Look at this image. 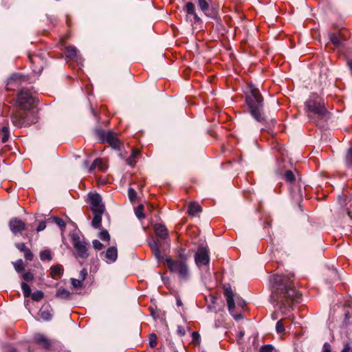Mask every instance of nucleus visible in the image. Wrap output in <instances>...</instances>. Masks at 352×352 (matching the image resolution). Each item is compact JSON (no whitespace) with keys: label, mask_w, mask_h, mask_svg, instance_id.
<instances>
[{"label":"nucleus","mask_w":352,"mask_h":352,"mask_svg":"<svg viewBox=\"0 0 352 352\" xmlns=\"http://www.w3.org/2000/svg\"><path fill=\"white\" fill-rule=\"evenodd\" d=\"M270 280L272 289L270 301L274 307L292 308L302 302V294L295 289L293 274H274Z\"/></svg>","instance_id":"f257e3e1"},{"label":"nucleus","mask_w":352,"mask_h":352,"mask_svg":"<svg viewBox=\"0 0 352 352\" xmlns=\"http://www.w3.org/2000/svg\"><path fill=\"white\" fill-rule=\"evenodd\" d=\"M246 103L252 116L259 122L264 121L263 98L259 90L252 85L250 86V92L246 94Z\"/></svg>","instance_id":"f03ea898"},{"label":"nucleus","mask_w":352,"mask_h":352,"mask_svg":"<svg viewBox=\"0 0 352 352\" xmlns=\"http://www.w3.org/2000/svg\"><path fill=\"white\" fill-rule=\"evenodd\" d=\"M305 111L310 120L316 122V119H327L328 111L321 99L316 95H311L305 102Z\"/></svg>","instance_id":"7ed1b4c3"},{"label":"nucleus","mask_w":352,"mask_h":352,"mask_svg":"<svg viewBox=\"0 0 352 352\" xmlns=\"http://www.w3.org/2000/svg\"><path fill=\"white\" fill-rule=\"evenodd\" d=\"M10 120L14 126L22 128L36 123L38 121V118L35 112L21 108L11 112Z\"/></svg>","instance_id":"20e7f679"},{"label":"nucleus","mask_w":352,"mask_h":352,"mask_svg":"<svg viewBox=\"0 0 352 352\" xmlns=\"http://www.w3.org/2000/svg\"><path fill=\"white\" fill-rule=\"evenodd\" d=\"M72 243L74 248V256L77 259L85 261L89 257V244L77 234L72 235Z\"/></svg>","instance_id":"39448f33"},{"label":"nucleus","mask_w":352,"mask_h":352,"mask_svg":"<svg viewBox=\"0 0 352 352\" xmlns=\"http://www.w3.org/2000/svg\"><path fill=\"white\" fill-rule=\"evenodd\" d=\"M167 267L171 272L177 273L179 278L186 280L189 276V271L185 261H176L170 258L165 259Z\"/></svg>","instance_id":"423d86ee"},{"label":"nucleus","mask_w":352,"mask_h":352,"mask_svg":"<svg viewBox=\"0 0 352 352\" xmlns=\"http://www.w3.org/2000/svg\"><path fill=\"white\" fill-rule=\"evenodd\" d=\"M35 101V93L30 89H22L17 95L16 103L23 109H30Z\"/></svg>","instance_id":"0eeeda50"},{"label":"nucleus","mask_w":352,"mask_h":352,"mask_svg":"<svg viewBox=\"0 0 352 352\" xmlns=\"http://www.w3.org/2000/svg\"><path fill=\"white\" fill-rule=\"evenodd\" d=\"M98 139L102 143H107L115 150H120L121 142L115 133L102 129L96 131Z\"/></svg>","instance_id":"6e6552de"},{"label":"nucleus","mask_w":352,"mask_h":352,"mask_svg":"<svg viewBox=\"0 0 352 352\" xmlns=\"http://www.w3.org/2000/svg\"><path fill=\"white\" fill-rule=\"evenodd\" d=\"M198 9L206 16L215 19L218 11L215 8L214 0H195Z\"/></svg>","instance_id":"1a4fd4ad"},{"label":"nucleus","mask_w":352,"mask_h":352,"mask_svg":"<svg viewBox=\"0 0 352 352\" xmlns=\"http://www.w3.org/2000/svg\"><path fill=\"white\" fill-rule=\"evenodd\" d=\"M224 296L226 299L228 308H243L248 305V303L240 296L234 294L230 288H226L224 291Z\"/></svg>","instance_id":"9d476101"},{"label":"nucleus","mask_w":352,"mask_h":352,"mask_svg":"<svg viewBox=\"0 0 352 352\" xmlns=\"http://www.w3.org/2000/svg\"><path fill=\"white\" fill-rule=\"evenodd\" d=\"M195 260L196 264L199 267L208 265L210 261L209 251L208 248L202 245L199 246L198 250L195 255Z\"/></svg>","instance_id":"9b49d317"},{"label":"nucleus","mask_w":352,"mask_h":352,"mask_svg":"<svg viewBox=\"0 0 352 352\" xmlns=\"http://www.w3.org/2000/svg\"><path fill=\"white\" fill-rule=\"evenodd\" d=\"M90 208L92 212L104 211V205L102 202V197L98 193L89 195Z\"/></svg>","instance_id":"f8f14e48"},{"label":"nucleus","mask_w":352,"mask_h":352,"mask_svg":"<svg viewBox=\"0 0 352 352\" xmlns=\"http://www.w3.org/2000/svg\"><path fill=\"white\" fill-rule=\"evenodd\" d=\"M9 227L14 235L21 234L26 229L25 223L18 218H12L9 222Z\"/></svg>","instance_id":"ddd939ff"},{"label":"nucleus","mask_w":352,"mask_h":352,"mask_svg":"<svg viewBox=\"0 0 352 352\" xmlns=\"http://www.w3.org/2000/svg\"><path fill=\"white\" fill-rule=\"evenodd\" d=\"M30 314L38 321H48L52 318L49 309H28Z\"/></svg>","instance_id":"4468645a"},{"label":"nucleus","mask_w":352,"mask_h":352,"mask_svg":"<svg viewBox=\"0 0 352 352\" xmlns=\"http://www.w3.org/2000/svg\"><path fill=\"white\" fill-rule=\"evenodd\" d=\"M32 65V71L35 74H41L45 65V60L38 55H32L29 57Z\"/></svg>","instance_id":"2eb2a0df"},{"label":"nucleus","mask_w":352,"mask_h":352,"mask_svg":"<svg viewBox=\"0 0 352 352\" xmlns=\"http://www.w3.org/2000/svg\"><path fill=\"white\" fill-rule=\"evenodd\" d=\"M184 10L186 12L187 16H192L194 23H201V19L198 16L195 5L194 3L191 1H188L185 3Z\"/></svg>","instance_id":"dca6fc26"},{"label":"nucleus","mask_w":352,"mask_h":352,"mask_svg":"<svg viewBox=\"0 0 352 352\" xmlns=\"http://www.w3.org/2000/svg\"><path fill=\"white\" fill-rule=\"evenodd\" d=\"M22 76L19 74H15L10 76L7 82V89L13 90L19 87L21 82Z\"/></svg>","instance_id":"f3484780"},{"label":"nucleus","mask_w":352,"mask_h":352,"mask_svg":"<svg viewBox=\"0 0 352 352\" xmlns=\"http://www.w3.org/2000/svg\"><path fill=\"white\" fill-rule=\"evenodd\" d=\"M160 245V242L158 239L153 240L149 243V246L152 250V252L158 261L164 259L163 256L161 255Z\"/></svg>","instance_id":"a211bd4d"},{"label":"nucleus","mask_w":352,"mask_h":352,"mask_svg":"<svg viewBox=\"0 0 352 352\" xmlns=\"http://www.w3.org/2000/svg\"><path fill=\"white\" fill-rule=\"evenodd\" d=\"M106 261L109 263L116 261L118 257V251L116 247L109 248L104 254Z\"/></svg>","instance_id":"6ab92c4d"},{"label":"nucleus","mask_w":352,"mask_h":352,"mask_svg":"<svg viewBox=\"0 0 352 352\" xmlns=\"http://www.w3.org/2000/svg\"><path fill=\"white\" fill-rule=\"evenodd\" d=\"M63 267L60 264H57L50 267V276L54 279L61 277L63 274Z\"/></svg>","instance_id":"aec40b11"},{"label":"nucleus","mask_w":352,"mask_h":352,"mask_svg":"<svg viewBox=\"0 0 352 352\" xmlns=\"http://www.w3.org/2000/svg\"><path fill=\"white\" fill-rule=\"evenodd\" d=\"M155 233L161 239H166L168 236V233L165 226L162 224H156L155 226Z\"/></svg>","instance_id":"412c9836"},{"label":"nucleus","mask_w":352,"mask_h":352,"mask_svg":"<svg viewBox=\"0 0 352 352\" xmlns=\"http://www.w3.org/2000/svg\"><path fill=\"white\" fill-rule=\"evenodd\" d=\"M151 315L154 320H159L162 324L166 325L164 312L161 309H151Z\"/></svg>","instance_id":"4be33fe9"},{"label":"nucleus","mask_w":352,"mask_h":352,"mask_svg":"<svg viewBox=\"0 0 352 352\" xmlns=\"http://www.w3.org/2000/svg\"><path fill=\"white\" fill-rule=\"evenodd\" d=\"M34 340L40 344H41L44 348L47 349L50 347V340L43 334L36 333L34 336Z\"/></svg>","instance_id":"5701e85b"},{"label":"nucleus","mask_w":352,"mask_h":352,"mask_svg":"<svg viewBox=\"0 0 352 352\" xmlns=\"http://www.w3.org/2000/svg\"><path fill=\"white\" fill-rule=\"evenodd\" d=\"M106 165L104 164L103 161L100 158L96 159L92 163L91 166L89 167L88 172L91 173L96 168H98L102 171H104L106 169Z\"/></svg>","instance_id":"b1692460"},{"label":"nucleus","mask_w":352,"mask_h":352,"mask_svg":"<svg viewBox=\"0 0 352 352\" xmlns=\"http://www.w3.org/2000/svg\"><path fill=\"white\" fill-rule=\"evenodd\" d=\"M104 211H97V212H93L94 214V218L91 221V226L94 228H99L101 227V221H102V215L104 213Z\"/></svg>","instance_id":"393cba45"},{"label":"nucleus","mask_w":352,"mask_h":352,"mask_svg":"<svg viewBox=\"0 0 352 352\" xmlns=\"http://www.w3.org/2000/svg\"><path fill=\"white\" fill-rule=\"evenodd\" d=\"M77 49L74 46H67L65 48V56L69 59H75L77 57Z\"/></svg>","instance_id":"a878e982"},{"label":"nucleus","mask_w":352,"mask_h":352,"mask_svg":"<svg viewBox=\"0 0 352 352\" xmlns=\"http://www.w3.org/2000/svg\"><path fill=\"white\" fill-rule=\"evenodd\" d=\"M201 211V208L199 204H197L195 202H191L188 205V212L190 215L194 216L196 214L200 212Z\"/></svg>","instance_id":"bb28decb"},{"label":"nucleus","mask_w":352,"mask_h":352,"mask_svg":"<svg viewBox=\"0 0 352 352\" xmlns=\"http://www.w3.org/2000/svg\"><path fill=\"white\" fill-rule=\"evenodd\" d=\"M10 137V130L9 127L7 126H3L0 129V138L1 139V142L3 143L6 142Z\"/></svg>","instance_id":"cd10ccee"},{"label":"nucleus","mask_w":352,"mask_h":352,"mask_svg":"<svg viewBox=\"0 0 352 352\" xmlns=\"http://www.w3.org/2000/svg\"><path fill=\"white\" fill-rule=\"evenodd\" d=\"M229 314L236 320L239 321L243 319L244 316L241 311H238V309H228Z\"/></svg>","instance_id":"c85d7f7f"},{"label":"nucleus","mask_w":352,"mask_h":352,"mask_svg":"<svg viewBox=\"0 0 352 352\" xmlns=\"http://www.w3.org/2000/svg\"><path fill=\"white\" fill-rule=\"evenodd\" d=\"M56 296L60 298H68L70 296V292L65 288L61 287L57 290Z\"/></svg>","instance_id":"c756f323"},{"label":"nucleus","mask_w":352,"mask_h":352,"mask_svg":"<svg viewBox=\"0 0 352 352\" xmlns=\"http://www.w3.org/2000/svg\"><path fill=\"white\" fill-rule=\"evenodd\" d=\"M283 178L285 179V180L286 182H289V183H293L296 180V177H295V175H294L293 171H292L290 170H287L285 171Z\"/></svg>","instance_id":"7c9ffc66"},{"label":"nucleus","mask_w":352,"mask_h":352,"mask_svg":"<svg viewBox=\"0 0 352 352\" xmlns=\"http://www.w3.org/2000/svg\"><path fill=\"white\" fill-rule=\"evenodd\" d=\"M40 259L41 261H51L52 259L51 251L50 250H45L40 252Z\"/></svg>","instance_id":"2f4dec72"},{"label":"nucleus","mask_w":352,"mask_h":352,"mask_svg":"<svg viewBox=\"0 0 352 352\" xmlns=\"http://www.w3.org/2000/svg\"><path fill=\"white\" fill-rule=\"evenodd\" d=\"M51 220L52 222L55 223L61 230L65 228V223L62 219L57 217H53L47 219L48 221Z\"/></svg>","instance_id":"473e14b6"},{"label":"nucleus","mask_w":352,"mask_h":352,"mask_svg":"<svg viewBox=\"0 0 352 352\" xmlns=\"http://www.w3.org/2000/svg\"><path fill=\"white\" fill-rule=\"evenodd\" d=\"M13 265L15 270L19 273L21 272L25 269L24 263L22 259L16 260L14 263H13Z\"/></svg>","instance_id":"72a5a7b5"},{"label":"nucleus","mask_w":352,"mask_h":352,"mask_svg":"<svg viewBox=\"0 0 352 352\" xmlns=\"http://www.w3.org/2000/svg\"><path fill=\"white\" fill-rule=\"evenodd\" d=\"M346 165L352 170V147L349 148L346 155Z\"/></svg>","instance_id":"f704fd0d"},{"label":"nucleus","mask_w":352,"mask_h":352,"mask_svg":"<svg viewBox=\"0 0 352 352\" xmlns=\"http://www.w3.org/2000/svg\"><path fill=\"white\" fill-rule=\"evenodd\" d=\"M32 299L34 301L38 302L43 299L44 297V294L41 291H36L34 293L31 294Z\"/></svg>","instance_id":"c9c22d12"},{"label":"nucleus","mask_w":352,"mask_h":352,"mask_svg":"<svg viewBox=\"0 0 352 352\" xmlns=\"http://www.w3.org/2000/svg\"><path fill=\"white\" fill-rule=\"evenodd\" d=\"M21 289L23 293V295L25 298L30 297L31 295V289L30 287L26 284L25 283H21Z\"/></svg>","instance_id":"e433bc0d"},{"label":"nucleus","mask_w":352,"mask_h":352,"mask_svg":"<svg viewBox=\"0 0 352 352\" xmlns=\"http://www.w3.org/2000/svg\"><path fill=\"white\" fill-rule=\"evenodd\" d=\"M98 237L104 241H109L110 240V235L107 230H102L100 232Z\"/></svg>","instance_id":"4c0bfd02"},{"label":"nucleus","mask_w":352,"mask_h":352,"mask_svg":"<svg viewBox=\"0 0 352 352\" xmlns=\"http://www.w3.org/2000/svg\"><path fill=\"white\" fill-rule=\"evenodd\" d=\"M330 41L336 47H339L341 45V41L339 36L335 34L330 35Z\"/></svg>","instance_id":"58836bf2"},{"label":"nucleus","mask_w":352,"mask_h":352,"mask_svg":"<svg viewBox=\"0 0 352 352\" xmlns=\"http://www.w3.org/2000/svg\"><path fill=\"white\" fill-rule=\"evenodd\" d=\"M144 206L142 205L138 206L135 210V213L136 217L139 219H142L144 218V214L143 213Z\"/></svg>","instance_id":"ea45409f"},{"label":"nucleus","mask_w":352,"mask_h":352,"mask_svg":"<svg viewBox=\"0 0 352 352\" xmlns=\"http://www.w3.org/2000/svg\"><path fill=\"white\" fill-rule=\"evenodd\" d=\"M276 330L277 333H281L285 331V327L283 323V318L278 320V321L276 324Z\"/></svg>","instance_id":"a19ab883"},{"label":"nucleus","mask_w":352,"mask_h":352,"mask_svg":"<svg viewBox=\"0 0 352 352\" xmlns=\"http://www.w3.org/2000/svg\"><path fill=\"white\" fill-rule=\"evenodd\" d=\"M71 283L74 288H80L82 286L83 281L79 278L76 279L72 278H71Z\"/></svg>","instance_id":"79ce46f5"},{"label":"nucleus","mask_w":352,"mask_h":352,"mask_svg":"<svg viewBox=\"0 0 352 352\" xmlns=\"http://www.w3.org/2000/svg\"><path fill=\"white\" fill-rule=\"evenodd\" d=\"M128 196L130 201H133L137 197V192L133 188H129L128 190Z\"/></svg>","instance_id":"37998d69"},{"label":"nucleus","mask_w":352,"mask_h":352,"mask_svg":"<svg viewBox=\"0 0 352 352\" xmlns=\"http://www.w3.org/2000/svg\"><path fill=\"white\" fill-rule=\"evenodd\" d=\"M149 346L151 348L157 346V336L154 333L151 334L149 336Z\"/></svg>","instance_id":"c03bdc74"},{"label":"nucleus","mask_w":352,"mask_h":352,"mask_svg":"<svg viewBox=\"0 0 352 352\" xmlns=\"http://www.w3.org/2000/svg\"><path fill=\"white\" fill-rule=\"evenodd\" d=\"M33 257H34V255H33L32 252H31V250L29 248H28L24 252V258H25L26 261H32Z\"/></svg>","instance_id":"a18cd8bd"},{"label":"nucleus","mask_w":352,"mask_h":352,"mask_svg":"<svg viewBox=\"0 0 352 352\" xmlns=\"http://www.w3.org/2000/svg\"><path fill=\"white\" fill-rule=\"evenodd\" d=\"M23 278L27 282L32 281L34 279V274L30 272H25L23 274Z\"/></svg>","instance_id":"49530a36"},{"label":"nucleus","mask_w":352,"mask_h":352,"mask_svg":"<svg viewBox=\"0 0 352 352\" xmlns=\"http://www.w3.org/2000/svg\"><path fill=\"white\" fill-rule=\"evenodd\" d=\"M274 347L271 344L264 345L260 349V352H274Z\"/></svg>","instance_id":"de8ad7c7"},{"label":"nucleus","mask_w":352,"mask_h":352,"mask_svg":"<svg viewBox=\"0 0 352 352\" xmlns=\"http://www.w3.org/2000/svg\"><path fill=\"white\" fill-rule=\"evenodd\" d=\"M92 243L94 249L96 250H100L103 248L102 243H101L98 240H94Z\"/></svg>","instance_id":"09e8293b"},{"label":"nucleus","mask_w":352,"mask_h":352,"mask_svg":"<svg viewBox=\"0 0 352 352\" xmlns=\"http://www.w3.org/2000/svg\"><path fill=\"white\" fill-rule=\"evenodd\" d=\"M15 247L20 251L24 252L28 248L24 243H18L15 244Z\"/></svg>","instance_id":"8fccbe9b"},{"label":"nucleus","mask_w":352,"mask_h":352,"mask_svg":"<svg viewBox=\"0 0 352 352\" xmlns=\"http://www.w3.org/2000/svg\"><path fill=\"white\" fill-rule=\"evenodd\" d=\"M87 276V270L85 268H83L80 270L79 273V279L84 281Z\"/></svg>","instance_id":"3c124183"},{"label":"nucleus","mask_w":352,"mask_h":352,"mask_svg":"<svg viewBox=\"0 0 352 352\" xmlns=\"http://www.w3.org/2000/svg\"><path fill=\"white\" fill-rule=\"evenodd\" d=\"M177 333L179 336H184L186 334V331L184 327L181 325L177 326Z\"/></svg>","instance_id":"603ef678"},{"label":"nucleus","mask_w":352,"mask_h":352,"mask_svg":"<svg viewBox=\"0 0 352 352\" xmlns=\"http://www.w3.org/2000/svg\"><path fill=\"white\" fill-rule=\"evenodd\" d=\"M126 163L130 166H134L136 164L135 158H133V156L130 155L126 160Z\"/></svg>","instance_id":"864d4df0"},{"label":"nucleus","mask_w":352,"mask_h":352,"mask_svg":"<svg viewBox=\"0 0 352 352\" xmlns=\"http://www.w3.org/2000/svg\"><path fill=\"white\" fill-rule=\"evenodd\" d=\"M352 348L349 342H346L344 344V347L340 352H351Z\"/></svg>","instance_id":"5fc2aeb1"},{"label":"nucleus","mask_w":352,"mask_h":352,"mask_svg":"<svg viewBox=\"0 0 352 352\" xmlns=\"http://www.w3.org/2000/svg\"><path fill=\"white\" fill-rule=\"evenodd\" d=\"M46 228V222L45 221H41L36 228L37 232H41L45 230Z\"/></svg>","instance_id":"6e6d98bb"},{"label":"nucleus","mask_w":352,"mask_h":352,"mask_svg":"<svg viewBox=\"0 0 352 352\" xmlns=\"http://www.w3.org/2000/svg\"><path fill=\"white\" fill-rule=\"evenodd\" d=\"M192 338L193 342H197L200 338V335L199 334L198 332L193 331L192 333Z\"/></svg>","instance_id":"4d7b16f0"},{"label":"nucleus","mask_w":352,"mask_h":352,"mask_svg":"<svg viewBox=\"0 0 352 352\" xmlns=\"http://www.w3.org/2000/svg\"><path fill=\"white\" fill-rule=\"evenodd\" d=\"M179 257L180 258V261H184L186 259V256L184 253V250H180L179 252Z\"/></svg>","instance_id":"13d9d810"},{"label":"nucleus","mask_w":352,"mask_h":352,"mask_svg":"<svg viewBox=\"0 0 352 352\" xmlns=\"http://www.w3.org/2000/svg\"><path fill=\"white\" fill-rule=\"evenodd\" d=\"M322 352H331V348H330V344H328L327 342L324 343V344L323 345Z\"/></svg>","instance_id":"bf43d9fd"},{"label":"nucleus","mask_w":352,"mask_h":352,"mask_svg":"<svg viewBox=\"0 0 352 352\" xmlns=\"http://www.w3.org/2000/svg\"><path fill=\"white\" fill-rule=\"evenodd\" d=\"M140 154V151L137 148H133L132 150V153H131V156H133V158H136L137 156Z\"/></svg>","instance_id":"052dcab7"},{"label":"nucleus","mask_w":352,"mask_h":352,"mask_svg":"<svg viewBox=\"0 0 352 352\" xmlns=\"http://www.w3.org/2000/svg\"><path fill=\"white\" fill-rule=\"evenodd\" d=\"M278 311H274L272 314V318L273 320H276L278 319Z\"/></svg>","instance_id":"680f3d73"},{"label":"nucleus","mask_w":352,"mask_h":352,"mask_svg":"<svg viewBox=\"0 0 352 352\" xmlns=\"http://www.w3.org/2000/svg\"><path fill=\"white\" fill-rule=\"evenodd\" d=\"M177 307L182 306V300L180 299H179V298L177 299Z\"/></svg>","instance_id":"e2e57ef3"},{"label":"nucleus","mask_w":352,"mask_h":352,"mask_svg":"<svg viewBox=\"0 0 352 352\" xmlns=\"http://www.w3.org/2000/svg\"><path fill=\"white\" fill-rule=\"evenodd\" d=\"M6 352H18L15 349L11 347Z\"/></svg>","instance_id":"0e129e2a"},{"label":"nucleus","mask_w":352,"mask_h":352,"mask_svg":"<svg viewBox=\"0 0 352 352\" xmlns=\"http://www.w3.org/2000/svg\"><path fill=\"white\" fill-rule=\"evenodd\" d=\"M84 164H85V166L86 168H87V167H88V166H89V162H88V161H85V162H84Z\"/></svg>","instance_id":"69168bd1"},{"label":"nucleus","mask_w":352,"mask_h":352,"mask_svg":"<svg viewBox=\"0 0 352 352\" xmlns=\"http://www.w3.org/2000/svg\"><path fill=\"white\" fill-rule=\"evenodd\" d=\"M243 336H244V333L243 332H242V331L239 332L240 338H242Z\"/></svg>","instance_id":"338daca9"},{"label":"nucleus","mask_w":352,"mask_h":352,"mask_svg":"<svg viewBox=\"0 0 352 352\" xmlns=\"http://www.w3.org/2000/svg\"><path fill=\"white\" fill-rule=\"evenodd\" d=\"M349 66H350L351 69H352V63H349Z\"/></svg>","instance_id":"774afa93"}]
</instances>
